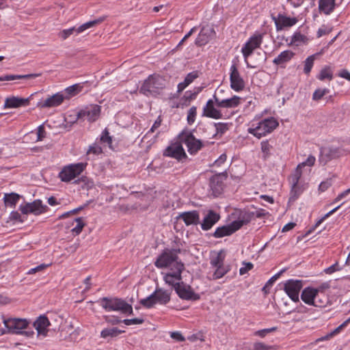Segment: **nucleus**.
Here are the masks:
<instances>
[{"label":"nucleus","instance_id":"nucleus-1","mask_svg":"<svg viewBox=\"0 0 350 350\" xmlns=\"http://www.w3.org/2000/svg\"><path fill=\"white\" fill-rule=\"evenodd\" d=\"M180 252V249H165L154 263L158 269H167V271L163 273L166 284H173L177 280H182L185 265L178 257Z\"/></svg>","mask_w":350,"mask_h":350},{"label":"nucleus","instance_id":"nucleus-2","mask_svg":"<svg viewBox=\"0 0 350 350\" xmlns=\"http://www.w3.org/2000/svg\"><path fill=\"white\" fill-rule=\"evenodd\" d=\"M166 81L165 78L159 75L154 74L150 75L144 81L139 89V92L147 96H155L165 88Z\"/></svg>","mask_w":350,"mask_h":350},{"label":"nucleus","instance_id":"nucleus-3","mask_svg":"<svg viewBox=\"0 0 350 350\" xmlns=\"http://www.w3.org/2000/svg\"><path fill=\"white\" fill-rule=\"evenodd\" d=\"M99 304L107 312H120L125 314H133V307L124 299L118 297H103L98 301Z\"/></svg>","mask_w":350,"mask_h":350},{"label":"nucleus","instance_id":"nucleus-4","mask_svg":"<svg viewBox=\"0 0 350 350\" xmlns=\"http://www.w3.org/2000/svg\"><path fill=\"white\" fill-rule=\"evenodd\" d=\"M171 298L170 291L157 288L154 291L146 298L140 300V304L146 308H151L155 304L165 305Z\"/></svg>","mask_w":350,"mask_h":350},{"label":"nucleus","instance_id":"nucleus-5","mask_svg":"<svg viewBox=\"0 0 350 350\" xmlns=\"http://www.w3.org/2000/svg\"><path fill=\"white\" fill-rule=\"evenodd\" d=\"M291 189L289 200L295 201L307 189L308 184L301 178V171L295 170L289 178Z\"/></svg>","mask_w":350,"mask_h":350},{"label":"nucleus","instance_id":"nucleus-6","mask_svg":"<svg viewBox=\"0 0 350 350\" xmlns=\"http://www.w3.org/2000/svg\"><path fill=\"white\" fill-rule=\"evenodd\" d=\"M87 163H72L64 166L59 173L62 181L68 183L80 175L85 169Z\"/></svg>","mask_w":350,"mask_h":350},{"label":"nucleus","instance_id":"nucleus-7","mask_svg":"<svg viewBox=\"0 0 350 350\" xmlns=\"http://www.w3.org/2000/svg\"><path fill=\"white\" fill-rule=\"evenodd\" d=\"M163 155L175 159L180 162H184L187 159V155L183 147V144L179 141L170 143L165 149Z\"/></svg>","mask_w":350,"mask_h":350},{"label":"nucleus","instance_id":"nucleus-8","mask_svg":"<svg viewBox=\"0 0 350 350\" xmlns=\"http://www.w3.org/2000/svg\"><path fill=\"white\" fill-rule=\"evenodd\" d=\"M19 210L24 215L33 214L34 215H39L46 213L48 210V206L43 204L40 200H36L32 202L20 205Z\"/></svg>","mask_w":350,"mask_h":350},{"label":"nucleus","instance_id":"nucleus-9","mask_svg":"<svg viewBox=\"0 0 350 350\" xmlns=\"http://www.w3.org/2000/svg\"><path fill=\"white\" fill-rule=\"evenodd\" d=\"M303 287V282L299 280H288L284 284V291L293 301H299V295Z\"/></svg>","mask_w":350,"mask_h":350},{"label":"nucleus","instance_id":"nucleus-10","mask_svg":"<svg viewBox=\"0 0 350 350\" xmlns=\"http://www.w3.org/2000/svg\"><path fill=\"white\" fill-rule=\"evenodd\" d=\"M5 327L12 334H22L25 329L29 321L25 319L10 318L3 320Z\"/></svg>","mask_w":350,"mask_h":350},{"label":"nucleus","instance_id":"nucleus-11","mask_svg":"<svg viewBox=\"0 0 350 350\" xmlns=\"http://www.w3.org/2000/svg\"><path fill=\"white\" fill-rule=\"evenodd\" d=\"M100 113V106L92 105L78 111L76 114L77 120H88V122H94Z\"/></svg>","mask_w":350,"mask_h":350},{"label":"nucleus","instance_id":"nucleus-12","mask_svg":"<svg viewBox=\"0 0 350 350\" xmlns=\"http://www.w3.org/2000/svg\"><path fill=\"white\" fill-rule=\"evenodd\" d=\"M103 18H98L96 20L88 21V22L80 25L77 28L73 27H71V28H69L67 29H64L59 33L58 36L62 39L66 40L70 35H72L74 32H76L77 33H81L88 29L93 27L100 24V23L103 22Z\"/></svg>","mask_w":350,"mask_h":350},{"label":"nucleus","instance_id":"nucleus-13","mask_svg":"<svg viewBox=\"0 0 350 350\" xmlns=\"http://www.w3.org/2000/svg\"><path fill=\"white\" fill-rule=\"evenodd\" d=\"M227 179V174L220 173L213 176L210 178L209 186L212 191V194L217 197L220 195L224 188V182Z\"/></svg>","mask_w":350,"mask_h":350},{"label":"nucleus","instance_id":"nucleus-14","mask_svg":"<svg viewBox=\"0 0 350 350\" xmlns=\"http://www.w3.org/2000/svg\"><path fill=\"white\" fill-rule=\"evenodd\" d=\"M262 42V35L260 33L254 34L252 36L249 40L245 44L241 49V52L245 58V61L247 62V57L253 53V51L260 47Z\"/></svg>","mask_w":350,"mask_h":350},{"label":"nucleus","instance_id":"nucleus-15","mask_svg":"<svg viewBox=\"0 0 350 350\" xmlns=\"http://www.w3.org/2000/svg\"><path fill=\"white\" fill-rule=\"evenodd\" d=\"M230 88L235 92H241L244 89L245 81L235 64H232L230 66Z\"/></svg>","mask_w":350,"mask_h":350},{"label":"nucleus","instance_id":"nucleus-16","mask_svg":"<svg viewBox=\"0 0 350 350\" xmlns=\"http://www.w3.org/2000/svg\"><path fill=\"white\" fill-rule=\"evenodd\" d=\"M182 280H177L173 284H167L174 287L178 295L183 299L189 300L193 298L194 293L191 287L181 282Z\"/></svg>","mask_w":350,"mask_h":350},{"label":"nucleus","instance_id":"nucleus-17","mask_svg":"<svg viewBox=\"0 0 350 350\" xmlns=\"http://www.w3.org/2000/svg\"><path fill=\"white\" fill-rule=\"evenodd\" d=\"M342 154V150L338 148L323 147L321 148L319 161L326 164L332 159L338 158Z\"/></svg>","mask_w":350,"mask_h":350},{"label":"nucleus","instance_id":"nucleus-18","mask_svg":"<svg viewBox=\"0 0 350 350\" xmlns=\"http://www.w3.org/2000/svg\"><path fill=\"white\" fill-rule=\"evenodd\" d=\"M219 219L220 215L219 213L213 210H208L200 223L201 228L204 231L208 230L211 229Z\"/></svg>","mask_w":350,"mask_h":350},{"label":"nucleus","instance_id":"nucleus-19","mask_svg":"<svg viewBox=\"0 0 350 350\" xmlns=\"http://www.w3.org/2000/svg\"><path fill=\"white\" fill-rule=\"evenodd\" d=\"M189 133V135L185 139L184 143L187 148V150L191 154H196L204 146L202 142L196 139Z\"/></svg>","mask_w":350,"mask_h":350},{"label":"nucleus","instance_id":"nucleus-20","mask_svg":"<svg viewBox=\"0 0 350 350\" xmlns=\"http://www.w3.org/2000/svg\"><path fill=\"white\" fill-rule=\"evenodd\" d=\"M178 218L182 219L186 226H196L200 224V214L198 211L181 213Z\"/></svg>","mask_w":350,"mask_h":350},{"label":"nucleus","instance_id":"nucleus-21","mask_svg":"<svg viewBox=\"0 0 350 350\" xmlns=\"http://www.w3.org/2000/svg\"><path fill=\"white\" fill-rule=\"evenodd\" d=\"M213 100L216 105L220 108H234L239 105L241 98L238 96H233L232 98L219 100L217 96L213 95Z\"/></svg>","mask_w":350,"mask_h":350},{"label":"nucleus","instance_id":"nucleus-22","mask_svg":"<svg viewBox=\"0 0 350 350\" xmlns=\"http://www.w3.org/2000/svg\"><path fill=\"white\" fill-rule=\"evenodd\" d=\"M50 325L51 323L49 320L44 315L40 316L33 323V327L36 329L38 335H40L44 337L46 336L48 327Z\"/></svg>","mask_w":350,"mask_h":350},{"label":"nucleus","instance_id":"nucleus-23","mask_svg":"<svg viewBox=\"0 0 350 350\" xmlns=\"http://www.w3.org/2000/svg\"><path fill=\"white\" fill-rule=\"evenodd\" d=\"M278 122L274 118L265 119L259 122L256 129L250 128L247 131H256V130H262V131H272L278 126Z\"/></svg>","mask_w":350,"mask_h":350},{"label":"nucleus","instance_id":"nucleus-24","mask_svg":"<svg viewBox=\"0 0 350 350\" xmlns=\"http://www.w3.org/2000/svg\"><path fill=\"white\" fill-rule=\"evenodd\" d=\"M65 100L64 94L60 92L55 94L47 98L44 101L40 103L42 108L54 107L60 105Z\"/></svg>","mask_w":350,"mask_h":350},{"label":"nucleus","instance_id":"nucleus-25","mask_svg":"<svg viewBox=\"0 0 350 350\" xmlns=\"http://www.w3.org/2000/svg\"><path fill=\"white\" fill-rule=\"evenodd\" d=\"M237 230H238L237 227H235L233 222H231L228 225L217 227L215 229L213 236L217 239L222 238L224 237L232 234Z\"/></svg>","mask_w":350,"mask_h":350},{"label":"nucleus","instance_id":"nucleus-26","mask_svg":"<svg viewBox=\"0 0 350 350\" xmlns=\"http://www.w3.org/2000/svg\"><path fill=\"white\" fill-rule=\"evenodd\" d=\"M253 219H254V212L241 211H239L237 219L232 222L235 227H237V230H239L243 225L250 223Z\"/></svg>","mask_w":350,"mask_h":350},{"label":"nucleus","instance_id":"nucleus-27","mask_svg":"<svg viewBox=\"0 0 350 350\" xmlns=\"http://www.w3.org/2000/svg\"><path fill=\"white\" fill-rule=\"evenodd\" d=\"M29 104V98L11 96L5 98L4 108H18L27 106Z\"/></svg>","mask_w":350,"mask_h":350},{"label":"nucleus","instance_id":"nucleus-28","mask_svg":"<svg viewBox=\"0 0 350 350\" xmlns=\"http://www.w3.org/2000/svg\"><path fill=\"white\" fill-rule=\"evenodd\" d=\"M213 102V100L211 99L207 101L203 109V115L214 119H220L222 117V113L214 107Z\"/></svg>","mask_w":350,"mask_h":350},{"label":"nucleus","instance_id":"nucleus-29","mask_svg":"<svg viewBox=\"0 0 350 350\" xmlns=\"http://www.w3.org/2000/svg\"><path fill=\"white\" fill-rule=\"evenodd\" d=\"M318 289L312 287L305 288L301 293V300L306 304L312 306L315 296L317 295Z\"/></svg>","mask_w":350,"mask_h":350},{"label":"nucleus","instance_id":"nucleus-30","mask_svg":"<svg viewBox=\"0 0 350 350\" xmlns=\"http://www.w3.org/2000/svg\"><path fill=\"white\" fill-rule=\"evenodd\" d=\"M213 33L214 31L213 29L202 27L197 38L196 39L195 44L199 46L205 45L208 42L211 36Z\"/></svg>","mask_w":350,"mask_h":350},{"label":"nucleus","instance_id":"nucleus-31","mask_svg":"<svg viewBox=\"0 0 350 350\" xmlns=\"http://www.w3.org/2000/svg\"><path fill=\"white\" fill-rule=\"evenodd\" d=\"M336 6V0H319V11L325 15L331 14Z\"/></svg>","mask_w":350,"mask_h":350},{"label":"nucleus","instance_id":"nucleus-32","mask_svg":"<svg viewBox=\"0 0 350 350\" xmlns=\"http://www.w3.org/2000/svg\"><path fill=\"white\" fill-rule=\"evenodd\" d=\"M275 21L277 29H282L284 27H291L296 24L297 20L295 18H290L282 15H279L278 19L273 17Z\"/></svg>","mask_w":350,"mask_h":350},{"label":"nucleus","instance_id":"nucleus-33","mask_svg":"<svg viewBox=\"0 0 350 350\" xmlns=\"http://www.w3.org/2000/svg\"><path fill=\"white\" fill-rule=\"evenodd\" d=\"M41 75L40 73L28 74V75H5L0 77V81H12L16 79H33Z\"/></svg>","mask_w":350,"mask_h":350},{"label":"nucleus","instance_id":"nucleus-34","mask_svg":"<svg viewBox=\"0 0 350 350\" xmlns=\"http://www.w3.org/2000/svg\"><path fill=\"white\" fill-rule=\"evenodd\" d=\"M294 53L288 50L282 51L277 57L273 60V63L276 65H280L291 59Z\"/></svg>","mask_w":350,"mask_h":350},{"label":"nucleus","instance_id":"nucleus-35","mask_svg":"<svg viewBox=\"0 0 350 350\" xmlns=\"http://www.w3.org/2000/svg\"><path fill=\"white\" fill-rule=\"evenodd\" d=\"M20 199V196L16 193H5L3 197L5 205L13 208Z\"/></svg>","mask_w":350,"mask_h":350},{"label":"nucleus","instance_id":"nucleus-36","mask_svg":"<svg viewBox=\"0 0 350 350\" xmlns=\"http://www.w3.org/2000/svg\"><path fill=\"white\" fill-rule=\"evenodd\" d=\"M82 90V86L79 84H75L66 88L64 90L65 99H70L71 97L76 96Z\"/></svg>","mask_w":350,"mask_h":350},{"label":"nucleus","instance_id":"nucleus-37","mask_svg":"<svg viewBox=\"0 0 350 350\" xmlns=\"http://www.w3.org/2000/svg\"><path fill=\"white\" fill-rule=\"evenodd\" d=\"M124 331L119 329L117 327L105 328L100 332V337L107 338V337H116L119 334L123 333Z\"/></svg>","mask_w":350,"mask_h":350},{"label":"nucleus","instance_id":"nucleus-38","mask_svg":"<svg viewBox=\"0 0 350 350\" xmlns=\"http://www.w3.org/2000/svg\"><path fill=\"white\" fill-rule=\"evenodd\" d=\"M215 271L213 274V279L217 280L221 278L224 275H225L229 271L230 267L228 265H222L219 267H216Z\"/></svg>","mask_w":350,"mask_h":350},{"label":"nucleus","instance_id":"nucleus-39","mask_svg":"<svg viewBox=\"0 0 350 350\" xmlns=\"http://www.w3.org/2000/svg\"><path fill=\"white\" fill-rule=\"evenodd\" d=\"M315 300H314V304L312 306L315 307H324L326 306L328 302L327 297L324 294H319V291H318L317 295L315 296Z\"/></svg>","mask_w":350,"mask_h":350},{"label":"nucleus","instance_id":"nucleus-40","mask_svg":"<svg viewBox=\"0 0 350 350\" xmlns=\"http://www.w3.org/2000/svg\"><path fill=\"white\" fill-rule=\"evenodd\" d=\"M74 221L76 222L77 224L71 229V232L74 235H78L81 232L85 224L83 217H77L75 219Z\"/></svg>","mask_w":350,"mask_h":350},{"label":"nucleus","instance_id":"nucleus-41","mask_svg":"<svg viewBox=\"0 0 350 350\" xmlns=\"http://www.w3.org/2000/svg\"><path fill=\"white\" fill-rule=\"evenodd\" d=\"M333 78V75L331 71V69L329 66H325L323 68L321 72L319 75L318 76V79L321 81H323L325 79H328L329 80H332Z\"/></svg>","mask_w":350,"mask_h":350},{"label":"nucleus","instance_id":"nucleus-42","mask_svg":"<svg viewBox=\"0 0 350 350\" xmlns=\"http://www.w3.org/2000/svg\"><path fill=\"white\" fill-rule=\"evenodd\" d=\"M202 90L201 88H196L194 92L191 91H187L183 97V99L185 100V103L188 102L189 103L191 100L196 98L197 94L200 92Z\"/></svg>","mask_w":350,"mask_h":350},{"label":"nucleus","instance_id":"nucleus-43","mask_svg":"<svg viewBox=\"0 0 350 350\" xmlns=\"http://www.w3.org/2000/svg\"><path fill=\"white\" fill-rule=\"evenodd\" d=\"M329 92V89L327 88H319L317 89L313 94H312V100L315 101H319L321 100L325 95Z\"/></svg>","mask_w":350,"mask_h":350},{"label":"nucleus","instance_id":"nucleus-44","mask_svg":"<svg viewBox=\"0 0 350 350\" xmlns=\"http://www.w3.org/2000/svg\"><path fill=\"white\" fill-rule=\"evenodd\" d=\"M315 59V55H312L309 56L304 62V71L306 75H308L314 64V61Z\"/></svg>","mask_w":350,"mask_h":350},{"label":"nucleus","instance_id":"nucleus-45","mask_svg":"<svg viewBox=\"0 0 350 350\" xmlns=\"http://www.w3.org/2000/svg\"><path fill=\"white\" fill-rule=\"evenodd\" d=\"M350 323V317L347 319L346 321H345L341 325H340L338 327L335 328L333 331H332L329 334H328L325 338H331L338 334H339L342 329H344L347 325Z\"/></svg>","mask_w":350,"mask_h":350},{"label":"nucleus","instance_id":"nucleus-46","mask_svg":"<svg viewBox=\"0 0 350 350\" xmlns=\"http://www.w3.org/2000/svg\"><path fill=\"white\" fill-rule=\"evenodd\" d=\"M342 204H341L340 205H338V206L335 207L334 208H333L332 210H331L330 211H329L327 213H326L324 216H323L321 218H320L319 219H318L316 222V224H314V226H313L312 228V230H314V229H316L318 226H319L324 220H325L327 218H328L330 215H332V214H334L338 208H340V207L342 206Z\"/></svg>","mask_w":350,"mask_h":350},{"label":"nucleus","instance_id":"nucleus-47","mask_svg":"<svg viewBox=\"0 0 350 350\" xmlns=\"http://www.w3.org/2000/svg\"><path fill=\"white\" fill-rule=\"evenodd\" d=\"M224 257L221 255V253H218L216 256L213 257L211 259V265L212 267L215 268L216 267L221 266L224 265Z\"/></svg>","mask_w":350,"mask_h":350},{"label":"nucleus","instance_id":"nucleus-48","mask_svg":"<svg viewBox=\"0 0 350 350\" xmlns=\"http://www.w3.org/2000/svg\"><path fill=\"white\" fill-rule=\"evenodd\" d=\"M102 148L96 143H94L89 146L88 150L86 152V154L88 156L90 155L91 154H93L94 155H98L99 154L102 153Z\"/></svg>","mask_w":350,"mask_h":350},{"label":"nucleus","instance_id":"nucleus-49","mask_svg":"<svg viewBox=\"0 0 350 350\" xmlns=\"http://www.w3.org/2000/svg\"><path fill=\"white\" fill-rule=\"evenodd\" d=\"M315 161V157L312 155H310L305 161L299 163L295 170H299L301 171V168L304 166H313L314 165Z\"/></svg>","mask_w":350,"mask_h":350},{"label":"nucleus","instance_id":"nucleus-50","mask_svg":"<svg viewBox=\"0 0 350 350\" xmlns=\"http://www.w3.org/2000/svg\"><path fill=\"white\" fill-rule=\"evenodd\" d=\"M109 133H103L100 136V141L104 146H108L109 148H111L112 139L111 137L109 135Z\"/></svg>","mask_w":350,"mask_h":350},{"label":"nucleus","instance_id":"nucleus-51","mask_svg":"<svg viewBox=\"0 0 350 350\" xmlns=\"http://www.w3.org/2000/svg\"><path fill=\"white\" fill-rule=\"evenodd\" d=\"M277 330L276 327H273L271 328H266L260 330H258L254 332V335L256 336H259L260 338H264L267 334H269L271 332H273L274 331Z\"/></svg>","mask_w":350,"mask_h":350},{"label":"nucleus","instance_id":"nucleus-52","mask_svg":"<svg viewBox=\"0 0 350 350\" xmlns=\"http://www.w3.org/2000/svg\"><path fill=\"white\" fill-rule=\"evenodd\" d=\"M254 267V265L252 262H243L242 263V267L239 269V274L244 275L247 273L249 271L252 270Z\"/></svg>","mask_w":350,"mask_h":350},{"label":"nucleus","instance_id":"nucleus-53","mask_svg":"<svg viewBox=\"0 0 350 350\" xmlns=\"http://www.w3.org/2000/svg\"><path fill=\"white\" fill-rule=\"evenodd\" d=\"M144 321V319L142 318H134V319H126L122 321L123 323L126 325H138L142 324Z\"/></svg>","mask_w":350,"mask_h":350},{"label":"nucleus","instance_id":"nucleus-54","mask_svg":"<svg viewBox=\"0 0 350 350\" xmlns=\"http://www.w3.org/2000/svg\"><path fill=\"white\" fill-rule=\"evenodd\" d=\"M9 219L10 221L19 223H23L24 219L22 218L21 214L17 211H12L10 214Z\"/></svg>","mask_w":350,"mask_h":350},{"label":"nucleus","instance_id":"nucleus-55","mask_svg":"<svg viewBox=\"0 0 350 350\" xmlns=\"http://www.w3.org/2000/svg\"><path fill=\"white\" fill-rule=\"evenodd\" d=\"M272 349V346L267 345L262 342H256L254 343L252 350H269Z\"/></svg>","mask_w":350,"mask_h":350},{"label":"nucleus","instance_id":"nucleus-56","mask_svg":"<svg viewBox=\"0 0 350 350\" xmlns=\"http://www.w3.org/2000/svg\"><path fill=\"white\" fill-rule=\"evenodd\" d=\"M199 77L198 72V71H193L190 73H189L184 81L185 82L186 85H189L191 83L196 79H197Z\"/></svg>","mask_w":350,"mask_h":350},{"label":"nucleus","instance_id":"nucleus-57","mask_svg":"<svg viewBox=\"0 0 350 350\" xmlns=\"http://www.w3.org/2000/svg\"><path fill=\"white\" fill-rule=\"evenodd\" d=\"M49 266V265H47V264H44V263L43 264H40V265H38L36 267L30 269L27 271V273L29 274V275H31V274H34V273H36L37 272L42 271L46 268H47Z\"/></svg>","mask_w":350,"mask_h":350},{"label":"nucleus","instance_id":"nucleus-58","mask_svg":"<svg viewBox=\"0 0 350 350\" xmlns=\"http://www.w3.org/2000/svg\"><path fill=\"white\" fill-rule=\"evenodd\" d=\"M196 113L197 108L196 107H192L189 109L187 115V121L189 124H191L195 121Z\"/></svg>","mask_w":350,"mask_h":350},{"label":"nucleus","instance_id":"nucleus-59","mask_svg":"<svg viewBox=\"0 0 350 350\" xmlns=\"http://www.w3.org/2000/svg\"><path fill=\"white\" fill-rule=\"evenodd\" d=\"M283 272V271H280V272H278V273L275 274L274 275H273L265 284V285L263 287V290H265V288H269L272 286V285L273 284V283L278 280V278L280 277V275H281V273Z\"/></svg>","mask_w":350,"mask_h":350},{"label":"nucleus","instance_id":"nucleus-60","mask_svg":"<svg viewBox=\"0 0 350 350\" xmlns=\"http://www.w3.org/2000/svg\"><path fill=\"white\" fill-rule=\"evenodd\" d=\"M342 269V267L339 266L338 262L334 263V265H331L330 267L326 268L324 269V272L326 274H332L333 273L340 271Z\"/></svg>","mask_w":350,"mask_h":350},{"label":"nucleus","instance_id":"nucleus-61","mask_svg":"<svg viewBox=\"0 0 350 350\" xmlns=\"http://www.w3.org/2000/svg\"><path fill=\"white\" fill-rule=\"evenodd\" d=\"M46 133H27L25 135V138H27L29 135H33L35 141L38 142L44 138L46 137Z\"/></svg>","mask_w":350,"mask_h":350},{"label":"nucleus","instance_id":"nucleus-62","mask_svg":"<svg viewBox=\"0 0 350 350\" xmlns=\"http://www.w3.org/2000/svg\"><path fill=\"white\" fill-rule=\"evenodd\" d=\"M350 193V188L348 189H346L345 191H342V193H339L337 197L334 199V202H337L346 196H347Z\"/></svg>","mask_w":350,"mask_h":350},{"label":"nucleus","instance_id":"nucleus-63","mask_svg":"<svg viewBox=\"0 0 350 350\" xmlns=\"http://www.w3.org/2000/svg\"><path fill=\"white\" fill-rule=\"evenodd\" d=\"M227 159V156L225 153L221 154L219 157L215 161L214 165L220 166L222 163H224Z\"/></svg>","mask_w":350,"mask_h":350},{"label":"nucleus","instance_id":"nucleus-64","mask_svg":"<svg viewBox=\"0 0 350 350\" xmlns=\"http://www.w3.org/2000/svg\"><path fill=\"white\" fill-rule=\"evenodd\" d=\"M171 337L177 341H184L185 340L184 336L178 332H172L171 334Z\"/></svg>","mask_w":350,"mask_h":350}]
</instances>
